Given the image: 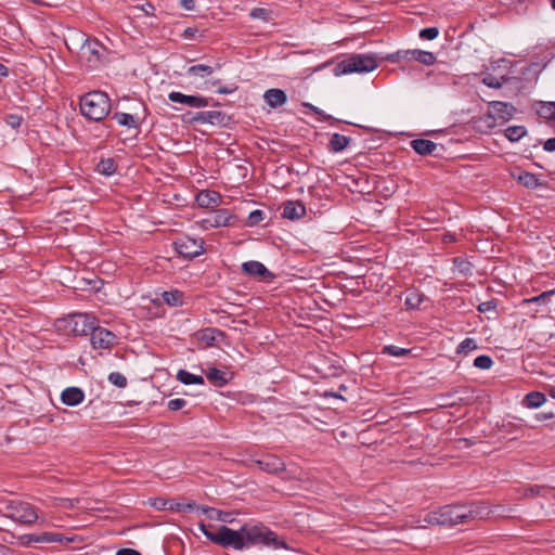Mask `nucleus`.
Segmentation results:
<instances>
[{
  "instance_id": "16",
  "label": "nucleus",
  "mask_w": 555,
  "mask_h": 555,
  "mask_svg": "<svg viewBox=\"0 0 555 555\" xmlns=\"http://www.w3.org/2000/svg\"><path fill=\"white\" fill-rule=\"evenodd\" d=\"M256 463L261 470L271 474H278L285 469L284 462L274 455H266L262 459L257 460Z\"/></svg>"
},
{
  "instance_id": "43",
  "label": "nucleus",
  "mask_w": 555,
  "mask_h": 555,
  "mask_svg": "<svg viewBox=\"0 0 555 555\" xmlns=\"http://www.w3.org/2000/svg\"><path fill=\"white\" fill-rule=\"evenodd\" d=\"M506 80L507 79L504 76L499 78L493 75H487L486 77H483L482 82L489 88L499 89L503 86V82Z\"/></svg>"
},
{
  "instance_id": "60",
  "label": "nucleus",
  "mask_w": 555,
  "mask_h": 555,
  "mask_svg": "<svg viewBox=\"0 0 555 555\" xmlns=\"http://www.w3.org/2000/svg\"><path fill=\"white\" fill-rule=\"evenodd\" d=\"M9 75V68L0 63V78L7 77Z\"/></svg>"
},
{
  "instance_id": "30",
  "label": "nucleus",
  "mask_w": 555,
  "mask_h": 555,
  "mask_svg": "<svg viewBox=\"0 0 555 555\" xmlns=\"http://www.w3.org/2000/svg\"><path fill=\"white\" fill-rule=\"evenodd\" d=\"M177 379L185 385H191V384L204 385V383H205L203 376L192 374L185 370L178 371Z\"/></svg>"
},
{
  "instance_id": "25",
  "label": "nucleus",
  "mask_w": 555,
  "mask_h": 555,
  "mask_svg": "<svg viewBox=\"0 0 555 555\" xmlns=\"http://www.w3.org/2000/svg\"><path fill=\"white\" fill-rule=\"evenodd\" d=\"M197 339L205 343L207 346H212L217 337L223 336V333L217 328L207 327L196 334Z\"/></svg>"
},
{
  "instance_id": "33",
  "label": "nucleus",
  "mask_w": 555,
  "mask_h": 555,
  "mask_svg": "<svg viewBox=\"0 0 555 555\" xmlns=\"http://www.w3.org/2000/svg\"><path fill=\"white\" fill-rule=\"evenodd\" d=\"M96 171L103 176L109 177L116 171V164L113 158L101 159L96 165Z\"/></svg>"
},
{
  "instance_id": "20",
  "label": "nucleus",
  "mask_w": 555,
  "mask_h": 555,
  "mask_svg": "<svg viewBox=\"0 0 555 555\" xmlns=\"http://www.w3.org/2000/svg\"><path fill=\"white\" fill-rule=\"evenodd\" d=\"M85 399V393L79 387H67L61 393V400L68 406H75L81 403Z\"/></svg>"
},
{
  "instance_id": "47",
  "label": "nucleus",
  "mask_w": 555,
  "mask_h": 555,
  "mask_svg": "<svg viewBox=\"0 0 555 555\" xmlns=\"http://www.w3.org/2000/svg\"><path fill=\"white\" fill-rule=\"evenodd\" d=\"M108 380L118 388H125L127 386V378L119 372H112L108 375Z\"/></svg>"
},
{
  "instance_id": "11",
  "label": "nucleus",
  "mask_w": 555,
  "mask_h": 555,
  "mask_svg": "<svg viewBox=\"0 0 555 555\" xmlns=\"http://www.w3.org/2000/svg\"><path fill=\"white\" fill-rule=\"evenodd\" d=\"M91 345L94 349H109L116 338L115 334L111 331L95 326L94 331L90 334Z\"/></svg>"
},
{
  "instance_id": "48",
  "label": "nucleus",
  "mask_w": 555,
  "mask_h": 555,
  "mask_svg": "<svg viewBox=\"0 0 555 555\" xmlns=\"http://www.w3.org/2000/svg\"><path fill=\"white\" fill-rule=\"evenodd\" d=\"M439 29L437 27L423 28L420 31V38L424 40H434L438 37Z\"/></svg>"
},
{
  "instance_id": "58",
  "label": "nucleus",
  "mask_w": 555,
  "mask_h": 555,
  "mask_svg": "<svg viewBox=\"0 0 555 555\" xmlns=\"http://www.w3.org/2000/svg\"><path fill=\"white\" fill-rule=\"evenodd\" d=\"M236 90V87L235 86H222V87H219L217 92L219 94H230L232 92H234Z\"/></svg>"
},
{
  "instance_id": "50",
  "label": "nucleus",
  "mask_w": 555,
  "mask_h": 555,
  "mask_svg": "<svg viewBox=\"0 0 555 555\" xmlns=\"http://www.w3.org/2000/svg\"><path fill=\"white\" fill-rule=\"evenodd\" d=\"M186 405V401L184 399H172L168 402L167 406L170 411H179Z\"/></svg>"
},
{
  "instance_id": "54",
  "label": "nucleus",
  "mask_w": 555,
  "mask_h": 555,
  "mask_svg": "<svg viewBox=\"0 0 555 555\" xmlns=\"http://www.w3.org/2000/svg\"><path fill=\"white\" fill-rule=\"evenodd\" d=\"M179 4L184 10L193 11L196 7V1L195 0H180Z\"/></svg>"
},
{
  "instance_id": "14",
  "label": "nucleus",
  "mask_w": 555,
  "mask_h": 555,
  "mask_svg": "<svg viewBox=\"0 0 555 555\" xmlns=\"http://www.w3.org/2000/svg\"><path fill=\"white\" fill-rule=\"evenodd\" d=\"M397 56L405 60H414L427 66L435 64L437 60L433 52L418 49L398 51Z\"/></svg>"
},
{
  "instance_id": "23",
  "label": "nucleus",
  "mask_w": 555,
  "mask_h": 555,
  "mask_svg": "<svg viewBox=\"0 0 555 555\" xmlns=\"http://www.w3.org/2000/svg\"><path fill=\"white\" fill-rule=\"evenodd\" d=\"M113 119H115L120 126H125L128 128H138L141 118L138 114L118 112L113 115Z\"/></svg>"
},
{
  "instance_id": "36",
  "label": "nucleus",
  "mask_w": 555,
  "mask_h": 555,
  "mask_svg": "<svg viewBox=\"0 0 555 555\" xmlns=\"http://www.w3.org/2000/svg\"><path fill=\"white\" fill-rule=\"evenodd\" d=\"M526 133L527 130L524 126H511L505 130V137L512 142L519 141Z\"/></svg>"
},
{
  "instance_id": "13",
  "label": "nucleus",
  "mask_w": 555,
  "mask_h": 555,
  "mask_svg": "<svg viewBox=\"0 0 555 555\" xmlns=\"http://www.w3.org/2000/svg\"><path fill=\"white\" fill-rule=\"evenodd\" d=\"M242 272L248 276L258 278L260 281H270L274 276L261 262L255 260L244 262Z\"/></svg>"
},
{
  "instance_id": "2",
  "label": "nucleus",
  "mask_w": 555,
  "mask_h": 555,
  "mask_svg": "<svg viewBox=\"0 0 555 555\" xmlns=\"http://www.w3.org/2000/svg\"><path fill=\"white\" fill-rule=\"evenodd\" d=\"M490 514L489 508L480 502L468 504L446 505L425 516L424 522L438 526H454L476 518H485Z\"/></svg>"
},
{
  "instance_id": "24",
  "label": "nucleus",
  "mask_w": 555,
  "mask_h": 555,
  "mask_svg": "<svg viewBox=\"0 0 555 555\" xmlns=\"http://www.w3.org/2000/svg\"><path fill=\"white\" fill-rule=\"evenodd\" d=\"M351 142V139L347 135L334 133L332 134L328 143V149L333 153H339L344 151Z\"/></svg>"
},
{
  "instance_id": "29",
  "label": "nucleus",
  "mask_w": 555,
  "mask_h": 555,
  "mask_svg": "<svg viewBox=\"0 0 555 555\" xmlns=\"http://www.w3.org/2000/svg\"><path fill=\"white\" fill-rule=\"evenodd\" d=\"M198 509H199V505H197L194 501L178 502L175 500H170L169 506H168V511H173V512H179V513L193 512V511L198 512Z\"/></svg>"
},
{
  "instance_id": "46",
  "label": "nucleus",
  "mask_w": 555,
  "mask_h": 555,
  "mask_svg": "<svg viewBox=\"0 0 555 555\" xmlns=\"http://www.w3.org/2000/svg\"><path fill=\"white\" fill-rule=\"evenodd\" d=\"M493 364L491 357L482 354L474 360V366L480 370H489Z\"/></svg>"
},
{
  "instance_id": "1",
  "label": "nucleus",
  "mask_w": 555,
  "mask_h": 555,
  "mask_svg": "<svg viewBox=\"0 0 555 555\" xmlns=\"http://www.w3.org/2000/svg\"><path fill=\"white\" fill-rule=\"evenodd\" d=\"M210 541L224 548L234 550L249 548L250 546L263 544L266 546L287 548L285 542L279 541L278 535L268 527L261 524H245L238 530L227 526L219 527L217 535H209Z\"/></svg>"
},
{
  "instance_id": "59",
  "label": "nucleus",
  "mask_w": 555,
  "mask_h": 555,
  "mask_svg": "<svg viewBox=\"0 0 555 555\" xmlns=\"http://www.w3.org/2000/svg\"><path fill=\"white\" fill-rule=\"evenodd\" d=\"M544 150L548 152L555 151V138H550L548 140H546V142L544 143Z\"/></svg>"
},
{
  "instance_id": "22",
  "label": "nucleus",
  "mask_w": 555,
  "mask_h": 555,
  "mask_svg": "<svg viewBox=\"0 0 555 555\" xmlns=\"http://www.w3.org/2000/svg\"><path fill=\"white\" fill-rule=\"evenodd\" d=\"M411 146L420 155H431L438 145L430 140L415 139L411 141Z\"/></svg>"
},
{
  "instance_id": "57",
  "label": "nucleus",
  "mask_w": 555,
  "mask_h": 555,
  "mask_svg": "<svg viewBox=\"0 0 555 555\" xmlns=\"http://www.w3.org/2000/svg\"><path fill=\"white\" fill-rule=\"evenodd\" d=\"M197 31H198L197 28L188 27V28L184 29L182 37L184 39H192V38L195 37Z\"/></svg>"
},
{
  "instance_id": "12",
  "label": "nucleus",
  "mask_w": 555,
  "mask_h": 555,
  "mask_svg": "<svg viewBox=\"0 0 555 555\" xmlns=\"http://www.w3.org/2000/svg\"><path fill=\"white\" fill-rule=\"evenodd\" d=\"M169 101L173 103L183 104L194 108L208 106V99L201 95H186L178 91H172L168 94Z\"/></svg>"
},
{
  "instance_id": "31",
  "label": "nucleus",
  "mask_w": 555,
  "mask_h": 555,
  "mask_svg": "<svg viewBox=\"0 0 555 555\" xmlns=\"http://www.w3.org/2000/svg\"><path fill=\"white\" fill-rule=\"evenodd\" d=\"M214 73V68L208 65L197 64L188 68L186 74L191 77L205 78Z\"/></svg>"
},
{
  "instance_id": "5",
  "label": "nucleus",
  "mask_w": 555,
  "mask_h": 555,
  "mask_svg": "<svg viewBox=\"0 0 555 555\" xmlns=\"http://www.w3.org/2000/svg\"><path fill=\"white\" fill-rule=\"evenodd\" d=\"M377 67L376 57L373 54H352L337 65L339 74L370 73Z\"/></svg>"
},
{
  "instance_id": "53",
  "label": "nucleus",
  "mask_w": 555,
  "mask_h": 555,
  "mask_svg": "<svg viewBox=\"0 0 555 555\" xmlns=\"http://www.w3.org/2000/svg\"><path fill=\"white\" fill-rule=\"evenodd\" d=\"M505 4L520 12L524 9L525 0H505Z\"/></svg>"
},
{
  "instance_id": "8",
  "label": "nucleus",
  "mask_w": 555,
  "mask_h": 555,
  "mask_svg": "<svg viewBox=\"0 0 555 555\" xmlns=\"http://www.w3.org/2000/svg\"><path fill=\"white\" fill-rule=\"evenodd\" d=\"M105 48L98 40L86 39L80 48V57L89 67H96L101 62Z\"/></svg>"
},
{
  "instance_id": "7",
  "label": "nucleus",
  "mask_w": 555,
  "mask_h": 555,
  "mask_svg": "<svg viewBox=\"0 0 555 555\" xmlns=\"http://www.w3.org/2000/svg\"><path fill=\"white\" fill-rule=\"evenodd\" d=\"M175 248L179 255L188 258H195L205 251L204 241L191 236H181L176 240Z\"/></svg>"
},
{
  "instance_id": "35",
  "label": "nucleus",
  "mask_w": 555,
  "mask_h": 555,
  "mask_svg": "<svg viewBox=\"0 0 555 555\" xmlns=\"http://www.w3.org/2000/svg\"><path fill=\"white\" fill-rule=\"evenodd\" d=\"M231 218H232V216L230 215V212L228 210L220 209V210L215 211L212 220L210 222H211V225H214V227H225V225L230 224Z\"/></svg>"
},
{
  "instance_id": "38",
  "label": "nucleus",
  "mask_w": 555,
  "mask_h": 555,
  "mask_svg": "<svg viewBox=\"0 0 555 555\" xmlns=\"http://www.w3.org/2000/svg\"><path fill=\"white\" fill-rule=\"evenodd\" d=\"M217 202L218 195L215 192L210 193L209 191H205L197 195V203L199 206L210 207L211 205H217Z\"/></svg>"
},
{
  "instance_id": "55",
  "label": "nucleus",
  "mask_w": 555,
  "mask_h": 555,
  "mask_svg": "<svg viewBox=\"0 0 555 555\" xmlns=\"http://www.w3.org/2000/svg\"><path fill=\"white\" fill-rule=\"evenodd\" d=\"M198 528L203 532V534L210 541L209 535H217V532H211L208 530L207 526L204 524V521L198 522Z\"/></svg>"
},
{
  "instance_id": "28",
  "label": "nucleus",
  "mask_w": 555,
  "mask_h": 555,
  "mask_svg": "<svg viewBox=\"0 0 555 555\" xmlns=\"http://www.w3.org/2000/svg\"><path fill=\"white\" fill-rule=\"evenodd\" d=\"M537 114L546 120L555 119V102H540L537 105Z\"/></svg>"
},
{
  "instance_id": "9",
  "label": "nucleus",
  "mask_w": 555,
  "mask_h": 555,
  "mask_svg": "<svg viewBox=\"0 0 555 555\" xmlns=\"http://www.w3.org/2000/svg\"><path fill=\"white\" fill-rule=\"evenodd\" d=\"M70 324L74 334L90 335L96 326V319L87 313H76L72 317Z\"/></svg>"
},
{
  "instance_id": "42",
  "label": "nucleus",
  "mask_w": 555,
  "mask_h": 555,
  "mask_svg": "<svg viewBox=\"0 0 555 555\" xmlns=\"http://www.w3.org/2000/svg\"><path fill=\"white\" fill-rule=\"evenodd\" d=\"M411 352V349L401 348L395 345H388L383 348V353L392 356V357H405Z\"/></svg>"
},
{
  "instance_id": "32",
  "label": "nucleus",
  "mask_w": 555,
  "mask_h": 555,
  "mask_svg": "<svg viewBox=\"0 0 555 555\" xmlns=\"http://www.w3.org/2000/svg\"><path fill=\"white\" fill-rule=\"evenodd\" d=\"M545 395L539 391L529 392L524 400L528 408H539L545 402Z\"/></svg>"
},
{
  "instance_id": "45",
  "label": "nucleus",
  "mask_w": 555,
  "mask_h": 555,
  "mask_svg": "<svg viewBox=\"0 0 555 555\" xmlns=\"http://www.w3.org/2000/svg\"><path fill=\"white\" fill-rule=\"evenodd\" d=\"M478 348L477 343L474 338H465L457 347V353H467Z\"/></svg>"
},
{
  "instance_id": "40",
  "label": "nucleus",
  "mask_w": 555,
  "mask_h": 555,
  "mask_svg": "<svg viewBox=\"0 0 555 555\" xmlns=\"http://www.w3.org/2000/svg\"><path fill=\"white\" fill-rule=\"evenodd\" d=\"M517 179L522 185L527 188H537L540 185L537 176L530 172H521Z\"/></svg>"
},
{
  "instance_id": "4",
  "label": "nucleus",
  "mask_w": 555,
  "mask_h": 555,
  "mask_svg": "<svg viewBox=\"0 0 555 555\" xmlns=\"http://www.w3.org/2000/svg\"><path fill=\"white\" fill-rule=\"evenodd\" d=\"M4 516L22 525H33L39 519L35 506L28 502L10 501L4 507Z\"/></svg>"
},
{
  "instance_id": "26",
  "label": "nucleus",
  "mask_w": 555,
  "mask_h": 555,
  "mask_svg": "<svg viewBox=\"0 0 555 555\" xmlns=\"http://www.w3.org/2000/svg\"><path fill=\"white\" fill-rule=\"evenodd\" d=\"M425 301H428V298L425 295L416 291H411L406 294L404 304L408 309H421Z\"/></svg>"
},
{
  "instance_id": "37",
  "label": "nucleus",
  "mask_w": 555,
  "mask_h": 555,
  "mask_svg": "<svg viewBox=\"0 0 555 555\" xmlns=\"http://www.w3.org/2000/svg\"><path fill=\"white\" fill-rule=\"evenodd\" d=\"M249 16L253 20H261L262 22H271L273 20V12L266 8H254L249 12Z\"/></svg>"
},
{
  "instance_id": "49",
  "label": "nucleus",
  "mask_w": 555,
  "mask_h": 555,
  "mask_svg": "<svg viewBox=\"0 0 555 555\" xmlns=\"http://www.w3.org/2000/svg\"><path fill=\"white\" fill-rule=\"evenodd\" d=\"M170 500H166L163 498H154L150 499V505L157 511H166L168 509Z\"/></svg>"
},
{
  "instance_id": "44",
  "label": "nucleus",
  "mask_w": 555,
  "mask_h": 555,
  "mask_svg": "<svg viewBox=\"0 0 555 555\" xmlns=\"http://www.w3.org/2000/svg\"><path fill=\"white\" fill-rule=\"evenodd\" d=\"M266 218V212L260 209H255L251 212H249L247 218V224L249 227H254L262 222Z\"/></svg>"
},
{
  "instance_id": "39",
  "label": "nucleus",
  "mask_w": 555,
  "mask_h": 555,
  "mask_svg": "<svg viewBox=\"0 0 555 555\" xmlns=\"http://www.w3.org/2000/svg\"><path fill=\"white\" fill-rule=\"evenodd\" d=\"M453 266L454 270L463 276H468L472 274V263L466 259L456 257L453 259Z\"/></svg>"
},
{
  "instance_id": "34",
  "label": "nucleus",
  "mask_w": 555,
  "mask_h": 555,
  "mask_svg": "<svg viewBox=\"0 0 555 555\" xmlns=\"http://www.w3.org/2000/svg\"><path fill=\"white\" fill-rule=\"evenodd\" d=\"M162 297L163 300L171 307H178L182 305L183 294L180 291L164 292Z\"/></svg>"
},
{
  "instance_id": "51",
  "label": "nucleus",
  "mask_w": 555,
  "mask_h": 555,
  "mask_svg": "<svg viewBox=\"0 0 555 555\" xmlns=\"http://www.w3.org/2000/svg\"><path fill=\"white\" fill-rule=\"evenodd\" d=\"M5 121L12 128H18L23 121V118L16 114H10L5 117Z\"/></svg>"
},
{
  "instance_id": "15",
  "label": "nucleus",
  "mask_w": 555,
  "mask_h": 555,
  "mask_svg": "<svg viewBox=\"0 0 555 555\" xmlns=\"http://www.w3.org/2000/svg\"><path fill=\"white\" fill-rule=\"evenodd\" d=\"M555 294L554 289L543 292L539 296H534L529 299H525L524 304L526 305H537L539 308L535 310V313H540V317H546L551 313V308L548 307V302L551 298Z\"/></svg>"
},
{
  "instance_id": "41",
  "label": "nucleus",
  "mask_w": 555,
  "mask_h": 555,
  "mask_svg": "<svg viewBox=\"0 0 555 555\" xmlns=\"http://www.w3.org/2000/svg\"><path fill=\"white\" fill-rule=\"evenodd\" d=\"M304 106L312 111L314 114L319 116V119L321 121H331L332 124L339 121L338 119L334 118L332 115L326 114L321 108L314 106L311 103H304Z\"/></svg>"
},
{
  "instance_id": "21",
  "label": "nucleus",
  "mask_w": 555,
  "mask_h": 555,
  "mask_svg": "<svg viewBox=\"0 0 555 555\" xmlns=\"http://www.w3.org/2000/svg\"><path fill=\"white\" fill-rule=\"evenodd\" d=\"M198 512L203 513L210 520H217V521H221V522H231L232 521L231 513L223 512V511L217 509L215 507L199 505Z\"/></svg>"
},
{
  "instance_id": "62",
  "label": "nucleus",
  "mask_w": 555,
  "mask_h": 555,
  "mask_svg": "<svg viewBox=\"0 0 555 555\" xmlns=\"http://www.w3.org/2000/svg\"><path fill=\"white\" fill-rule=\"evenodd\" d=\"M529 491L531 492V494H539L540 493V489L537 490V492H534V489L533 488H530Z\"/></svg>"
},
{
  "instance_id": "19",
  "label": "nucleus",
  "mask_w": 555,
  "mask_h": 555,
  "mask_svg": "<svg viewBox=\"0 0 555 555\" xmlns=\"http://www.w3.org/2000/svg\"><path fill=\"white\" fill-rule=\"evenodd\" d=\"M306 207L298 201H288L283 206L282 216L289 220H297L305 216Z\"/></svg>"
},
{
  "instance_id": "61",
  "label": "nucleus",
  "mask_w": 555,
  "mask_h": 555,
  "mask_svg": "<svg viewBox=\"0 0 555 555\" xmlns=\"http://www.w3.org/2000/svg\"><path fill=\"white\" fill-rule=\"evenodd\" d=\"M548 393L552 398H555V389H550Z\"/></svg>"
},
{
  "instance_id": "17",
  "label": "nucleus",
  "mask_w": 555,
  "mask_h": 555,
  "mask_svg": "<svg viewBox=\"0 0 555 555\" xmlns=\"http://www.w3.org/2000/svg\"><path fill=\"white\" fill-rule=\"evenodd\" d=\"M225 115L219 111H204L197 112L192 118L193 121L198 124H210V125H220L223 122Z\"/></svg>"
},
{
  "instance_id": "27",
  "label": "nucleus",
  "mask_w": 555,
  "mask_h": 555,
  "mask_svg": "<svg viewBox=\"0 0 555 555\" xmlns=\"http://www.w3.org/2000/svg\"><path fill=\"white\" fill-rule=\"evenodd\" d=\"M206 377L210 383L218 387L227 385L229 380L227 373L216 367H210L206 372Z\"/></svg>"
},
{
  "instance_id": "3",
  "label": "nucleus",
  "mask_w": 555,
  "mask_h": 555,
  "mask_svg": "<svg viewBox=\"0 0 555 555\" xmlns=\"http://www.w3.org/2000/svg\"><path fill=\"white\" fill-rule=\"evenodd\" d=\"M80 112L90 120L100 121L111 111V100L105 92L92 91L80 99Z\"/></svg>"
},
{
  "instance_id": "10",
  "label": "nucleus",
  "mask_w": 555,
  "mask_h": 555,
  "mask_svg": "<svg viewBox=\"0 0 555 555\" xmlns=\"http://www.w3.org/2000/svg\"><path fill=\"white\" fill-rule=\"evenodd\" d=\"M516 112L515 107L506 102L493 101L489 104L487 118L493 120L500 119L507 121L511 119Z\"/></svg>"
},
{
  "instance_id": "52",
  "label": "nucleus",
  "mask_w": 555,
  "mask_h": 555,
  "mask_svg": "<svg viewBox=\"0 0 555 555\" xmlns=\"http://www.w3.org/2000/svg\"><path fill=\"white\" fill-rule=\"evenodd\" d=\"M495 307H496L495 302L493 300H489V301L481 302L478 306V311H480V312L494 311Z\"/></svg>"
},
{
  "instance_id": "6",
  "label": "nucleus",
  "mask_w": 555,
  "mask_h": 555,
  "mask_svg": "<svg viewBox=\"0 0 555 555\" xmlns=\"http://www.w3.org/2000/svg\"><path fill=\"white\" fill-rule=\"evenodd\" d=\"M76 540V537H67L59 532L27 533L18 537V543L23 546L33 543H60L68 544Z\"/></svg>"
},
{
  "instance_id": "63",
  "label": "nucleus",
  "mask_w": 555,
  "mask_h": 555,
  "mask_svg": "<svg viewBox=\"0 0 555 555\" xmlns=\"http://www.w3.org/2000/svg\"><path fill=\"white\" fill-rule=\"evenodd\" d=\"M550 1V4L553 9H555V0H548Z\"/></svg>"
},
{
  "instance_id": "18",
  "label": "nucleus",
  "mask_w": 555,
  "mask_h": 555,
  "mask_svg": "<svg viewBox=\"0 0 555 555\" xmlns=\"http://www.w3.org/2000/svg\"><path fill=\"white\" fill-rule=\"evenodd\" d=\"M263 100L271 108H278L286 103L287 95L284 90L272 88L263 93Z\"/></svg>"
},
{
  "instance_id": "56",
  "label": "nucleus",
  "mask_w": 555,
  "mask_h": 555,
  "mask_svg": "<svg viewBox=\"0 0 555 555\" xmlns=\"http://www.w3.org/2000/svg\"><path fill=\"white\" fill-rule=\"evenodd\" d=\"M116 555H141V553L134 548H120L116 552Z\"/></svg>"
}]
</instances>
